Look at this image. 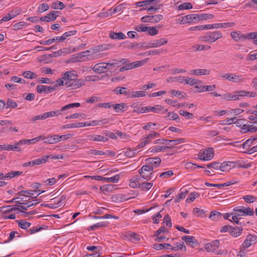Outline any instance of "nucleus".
<instances>
[{
	"mask_svg": "<svg viewBox=\"0 0 257 257\" xmlns=\"http://www.w3.org/2000/svg\"><path fill=\"white\" fill-rule=\"evenodd\" d=\"M22 75L24 77L27 79H32L33 78H36L37 77V75L31 71H24Z\"/></svg>",
	"mask_w": 257,
	"mask_h": 257,
	"instance_id": "nucleus-41",
	"label": "nucleus"
},
{
	"mask_svg": "<svg viewBox=\"0 0 257 257\" xmlns=\"http://www.w3.org/2000/svg\"><path fill=\"white\" fill-rule=\"evenodd\" d=\"M109 37L112 39H124L126 38V36L124 34L121 32L115 33L110 32L109 34Z\"/></svg>",
	"mask_w": 257,
	"mask_h": 257,
	"instance_id": "nucleus-27",
	"label": "nucleus"
},
{
	"mask_svg": "<svg viewBox=\"0 0 257 257\" xmlns=\"http://www.w3.org/2000/svg\"><path fill=\"white\" fill-rule=\"evenodd\" d=\"M182 239L185 241L187 244L192 247L197 246L199 244L198 240L195 239L193 236L185 235L182 237Z\"/></svg>",
	"mask_w": 257,
	"mask_h": 257,
	"instance_id": "nucleus-15",
	"label": "nucleus"
},
{
	"mask_svg": "<svg viewBox=\"0 0 257 257\" xmlns=\"http://www.w3.org/2000/svg\"><path fill=\"white\" fill-rule=\"evenodd\" d=\"M160 2V0H145L143 1H139L136 3L135 5L137 7H142L140 11L147 10L148 6L152 4H157Z\"/></svg>",
	"mask_w": 257,
	"mask_h": 257,
	"instance_id": "nucleus-10",
	"label": "nucleus"
},
{
	"mask_svg": "<svg viewBox=\"0 0 257 257\" xmlns=\"http://www.w3.org/2000/svg\"><path fill=\"white\" fill-rule=\"evenodd\" d=\"M192 5L190 3H184L178 6L179 10H189L192 9Z\"/></svg>",
	"mask_w": 257,
	"mask_h": 257,
	"instance_id": "nucleus-54",
	"label": "nucleus"
},
{
	"mask_svg": "<svg viewBox=\"0 0 257 257\" xmlns=\"http://www.w3.org/2000/svg\"><path fill=\"white\" fill-rule=\"evenodd\" d=\"M163 19V16L162 15H152L149 16L147 15L143 17L141 21L143 23H158Z\"/></svg>",
	"mask_w": 257,
	"mask_h": 257,
	"instance_id": "nucleus-8",
	"label": "nucleus"
},
{
	"mask_svg": "<svg viewBox=\"0 0 257 257\" xmlns=\"http://www.w3.org/2000/svg\"><path fill=\"white\" fill-rule=\"evenodd\" d=\"M197 17V14L187 15L178 19V23L180 24L197 23L198 22Z\"/></svg>",
	"mask_w": 257,
	"mask_h": 257,
	"instance_id": "nucleus-6",
	"label": "nucleus"
},
{
	"mask_svg": "<svg viewBox=\"0 0 257 257\" xmlns=\"http://www.w3.org/2000/svg\"><path fill=\"white\" fill-rule=\"evenodd\" d=\"M139 174L142 175L143 179L150 180L153 176V170L147 165H143L138 171Z\"/></svg>",
	"mask_w": 257,
	"mask_h": 257,
	"instance_id": "nucleus-5",
	"label": "nucleus"
},
{
	"mask_svg": "<svg viewBox=\"0 0 257 257\" xmlns=\"http://www.w3.org/2000/svg\"><path fill=\"white\" fill-rule=\"evenodd\" d=\"M1 151L3 150L7 151L14 150L17 152H21L22 151L21 148L16 146V145L15 146L11 145H1Z\"/></svg>",
	"mask_w": 257,
	"mask_h": 257,
	"instance_id": "nucleus-25",
	"label": "nucleus"
},
{
	"mask_svg": "<svg viewBox=\"0 0 257 257\" xmlns=\"http://www.w3.org/2000/svg\"><path fill=\"white\" fill-rule=\"evenodd\" d=\"M16 222L18 224L19 226L23 229H27L31 225L30 222L26 221L24 219L17 220Z\"/></svg>",
	"mask_w": 257,
	"mask_h": 257,
	"instance_id": "nucleus-32",
	"label": "nucleus"
},
{
	"mask_svg": "<svg viewBox=\"0 0 257 257\" xmlns=\"http://www.w3.org/2000/svg\"><path fill=\"white\" fill-rule=\"evenodd\" d=\"M205 211L198 208H195L193 209V213L196 214L197 216L203 217L205 216Z\"/></svg>",
	"mask_w": 257,
	"mask_h": 257,
	"instance_id": "nucleus-64",
	"label": "nucleus"
},
{
	"mask_svg": "<svg viewBox=\"0 0 257 257\" xmlns=\"http://www.w3.org/2000/svg\"><path fill=\"white\" fill-rule=\"evenodd\" d=\"M235 182L233 181H228L223 184H212L208 182H205V185L208 187H216L218 188L223 187H227L231 185L234 184Z\"/></svg>",
	"mask_w": 257,
	"mask_h": 257,
	"instance_id": "nucleus-20",
	"label": "nucleus"
},
{
	"mask_svg": "<svg viewBox=\"0 0 257 257\" xmlns=\"http://www.w3.org/2000/svg\"><path fill=\"white\" fill-rule=\"evenodd\" d=\"M23 174L22 171H12L6 174V177L8 179H12L16 176L21 175Z\"/></svg>",
	"mask_w": 257,
	"mask_h": 257,
	"instance_id": "nucleus-56",
	"label": "nucleus"
},
{
	"mask_svg": "<svg viewBox=\"0 0 257 257\" xmlns=\"http://www.w3.org/2000/svg\"><path fill=\"white\" fill-rule=\"evenodd\" d=\"M49 9V6L48 4L43 3L39 6L38 8V11L39 13H43L47 11Z\"/></svg>",
	"mask_w": 257,
	"mask_h": 257,
	"instance_id": "nucleus-58",
	"label": "nucleus"
},
{
	"mask_svg": "<svg viewBox=\"0 0 257 257\" xmlns=\"http://www.w3.org/2000/svg\"><path fill=\"white\" fill-rule=\"evenodd\" d=\"M179 113L185 117L187 119H192L194 116L193 113L186 111L184 110H180Z\"/></svg>",
	"mask_w": 257,
	"mask_h": 257,
	"instance_id": "nucleus-53",
	"label": "nucleus"
},
{
	"mask_svg": "<svg viewBox=\"0 0 257 257\" xmlns=\"http://www.w3.org/2000/svg\"><path fill=\"white\" fill-rule=\"evenodd\" d=\"M80 106V103H78V102L72 103H69L67 105H66L63 106L61 109L62 112L65 113L64 111L69 109H70V108H73L75 107H79Z\"/></svg>",
	"mask_w": 257,
	"mask_h": 257,
	"instance_id": "nucleus-43",
	"label": "nucleus"
},
{
	"mask_svg": "<svg viewBox=\"0 0 257 257\" xmlns=\"http://www.w3.org/2000/svg\"><path fill=\"white\" fill-rule=\"evenodd\" d=\"M17 106V103L11 98H8L6 102V108H16Z\"/></svg>",
	"mask_w": 257,
	"mask_h": 257,
	"instance_id": "nucleus-50",
	"label": "nucleus"
},
{
	"mask_svg": "<svg viewBox=\"0 0 257 257\" xmlns=\"http://www.w3.org/2000/svg\"><path fill=\"white\" fill-rule=\"evenodd\" d=\"M199 196V193L197 192H191L187 197L186 201L188 203L192 202L195 199Z\"/></svg>",
	"mask_w": 257,
	"mask_h": 257,
	"instance_id": "nucleus-52",
	"label": "nucleus"
},
{
	"mask_svg": "<svg viewBox=\"0 0 257 257\" xmlns=\"http://www.w3.org/2000/svg\"><path fill=\"white\" fill-rule=\"evenodd\" d=\"M222 37L223 35L220 31H215L206 33L205 35L200 37L199 40L206 43H212Z\"/></svg>",
	"mask_w": 257,
	"mask_h": 257,
	"instance_id": "nucleus-1",
	"label": "nucleus"
},
{
	"mask_svg": "<svg viewBox=\"0 0 257 257\" xmlns=\"http://www.w3.org/2000/svg\"><path fill=\"white\" fill-rule=\"evenodd\" d=\"M116 94L127 95L130 93V90L126 87H117L114 90Z\"/></svg>",
	"mask_w": 257,
	"mask_h": 257,
	"instance_id": "nucleus-35",
	"label": "nucleus"
},
{
	"mask_svg": "<svg viewBox=\"0 0 257 257\" xmlns=\"http://www.w3.org/2000/svg\"><path fill=\"white\" fill-rule=\"evenodd\" d=\"M188 77H184L182 76H179L178 77H175L173 78L175 81L181 83L186 84L187 79Z\"/></svg>",
	"mask_w": 257,
	"mask_h": 257,
	"instance_id": "nucleus-63",
	"label": "nucleus"
},
{
	"mask_svg": "<svg viewBox=\"0 0 257 257\" xmlns=\"http://www.w3.org/2000/svg\"><path fill=\"white\" fill-rule=\"evenodd\" d=\"M147 92L144 91H133L129 93V95L131 97H138L145 96Z\"/></svg>",
	"mask_w": 257,
	"mask_h": 257,
	"instance_id": "nucleus-38",
	"label": "nucleus"
},
{
	"mask_svg": "<svg viewBox=\"0 0 257 257\" xmlns=\"http://www.w3.org/2000/svg\"><path fill=\"white\" fill-rule=\"evenodd\" d=\"M126 105L125 103H121L114 105L112 104V107L116 112H123L124 111V108Z\"/></svg>",
	"mask_w": 257,
	"mask_h": 257,
	"instance_id": "nucleus-34",
	"label": "nucleus"
},
{
	"mask_svg": "<svg viewBox=\"0 0 257 257\" xmlns=\"http://www.w3.org/2000/svg\"><path fill=\"white\" fill-rule=\"evenodd\" d=\"M91 140L95 142H106L108 141V139L107 137H103L100 135H92L91 137Z\"/></svg>",
	"mask_w": 257,
	"mask_h": 257,
	"instance_id": "nucleus-37",
	"label": "nucleus"
},
{
	"mask_svg": "<svg viewBox=\"0 0 257 257\" xmlns=\"http://www.w3.org/2000/svg\"><path fill=\"white\" fill-rule=\"evenodd\" d=\"M111 199L112 201L114 202H120L128 199V198L126 197V196L122 194L113 195L111 196Z\"/></svg>",
	"mask_w": 257,
	"mask_h": 257,
	"instance_id": "nucleus-22",
	"label": "nucleus"
},
{
	"mask_svg": "<svg viewBox=\"0 0 257 257\" xmlns=\"http://www.w3.org/2000/svg\"><path fill=\"white\" fill-rule=\"evenodd\" d=\"M77 33L76 30H72L64 33L61 36H60L62 42L69 37L75 35Z\"/></svg>",
	"mask_w": 257,
	"mask_h": 257,
	"instance_id": "nucleus-36",
	"label": "nucleus"
},
{
	"mask_svg": "<svg viewBox=\"0 0 257 257\" xmlns=\"http://www.w3.org/2000/svg\"><path fill=\"white\" fill-rule=\"evenodd\" d=\"M165 117L166 119L176 120L177 122H179L180 121L178 114L174 112H168V115Z\"/></svg>",
	"mask_w": 257,
	"mask_h": 257,
	"instance_id": "nucleus-29",
	"label": "nucleus"
},
{
	"mask_svg": "<svg viewBox=\"0 0 257 257\" xmlns=\"http://www.w3.org/2000/svg\"><path fill=\"white\" fill-rule=\"evenodd\" d=\"M161 111L165 112H167L168 110L167 109H165L162 106L158 104L153 106H147L141 107V108H138L137 109H133L132 112L138 113L148 112L149 111H152L155 113H159Z\"/></svg>",
	"mask_w": 257,
	"mask_h": 257,
	"instance_id": "nucleus-2",
	"label": "nucleus"
},
{
	"mask_svg": "<svg viewBox=\"0 0 257 257\" xmlns=\"http://www.w3.org/2000/svg\"><path fill=\"white\" fill-rule=\"evenodd\" d=\"M191 74L195 75H206L209 74V71L207 69L192 70Z\"/></svg>",
	"mask_w": 257,
	"mask_h": 257,
	"instance_id": "nucleus-30",
	"label": "nucleus"
},
{
	"mask_svg": "<svg viewBox=\"0 0 257 257\" xmlns=\"http://www.w3.org/2000/svg\"><path fill=\"white\" fill-rule=\"evenodd\" d=\"M250 92L246 90H240L234 92V94L231 95V100H236L241 99V97L247 96Z\"/></svg>",
	"mask_w": 257,
	"mask_h": 257,
	"instance_id": "nucleus-17",
	"label": "nucleus"
},
{
	"mask_svg": "<svg viewBox=\"0 0 257 257\" xmlns=\"http://www.w3.org/2000/svg\"><path fill=\"white\" fill-rule=\"evenodd\" d=\"M107 69L105 66V62L99 63L95 64L92 68L93 70L98 73L104 72V70Z\"/></svg>",
	"mask_w": 257,
	"mask_h": 257,
	"instance_id": "nucleus-21",
	"label": "nucleus"
},
{
	"mask_svg": "<svg viewBox=\"0 0 257 257\" xmlns=\"http://www.w3.org/2000/svg\"><path fill=\"white\" fill-rule=\"evenodd\" d=\"M45 115L46 116V118L49 117H53L54 116H58L60 115H63L65 114V113H63L61 109L56 110L54 111H49L44 113Z\"/></svg>",
	"mask_w": 257,
	"mask_h": 257,
	"instance_id": "nucleus-28",
	"label": "nucleus"
},
{
	"mask_svg": "<svg viewBox=\"0 0 257 257\" xmlns=\"http://www.w3.org/2000/svg\"><path fill=\"white\" fill-rule=\"evenodd\" d=\"M44 143L53 144L57 143V140L55 135L50 136L46 138L45 140L44 141Z\"/></svg>",
	"mask_w": 257,
	"mask_h": 257,
	"instance_id": "nucleus-51",
	"label": "nucleus"
},
{
	"mask_svg": "<svg viewBox=\"0 0 257 257\" xmlns=\"http://www.w3.org/2000/svg\"><path fill=\"white\" fill-rule=\"evenodd\" d=\"M220 241L218 239L212 241L207 243L205 245V249L207 252H215L216 248H218L219 246Z\"/></svg>",
	"mask_w": 257,
	"mask_h": 257,
	"instance_id": "nucleus-11",
	"label": "nucleus"
},
{
	"mask_svg": "<svg viewBox=\"0 0 257 257\" xmlns=\"http://www.w3.org/2000/svg\"><path fill=\"white\" fill-rule=\"evenodd\" d=\"M185 139L181 138L177 140H165V139H158L154 141V144H165L166 145H169L170 146H168V147H170L169 148V149L174 148L176 145H177L181 143L185 142Z\"/></svg>",
	"mask_w": 257,
	"mask_h": 257,
	"instance_id": "nucleus-3",
	"label": "nucleus"
},
{
	"mask_svg": "<svg viewBox=\"0 0 257 257\" xmlns=\"http://www.w3.org/2000/svg\"><path fill=\"white\" fill-rule=\"evenodd\" d=\"M202 83V81H201L200 80H197V79H195L192 78H189L188 77L187 79L186 84H189L191 86H193L195 84L199 85V84H201Z\"/></svg>",
	"mask_w": 257,
	"mask_h": 257,
	"instance_id": "nucleus-45",
	"label": "nucleus"
},
{
	"mask_svg": "<svg viewBox=\"0 0 257 257\" xmlns=\"http://www.w3.org/2000/svg\"><path fill=\"white\" fill-rule=\"evenodd\" d=\"M57 46L56 45L52 46L50 47H45L43 46H36L34 48L35 50H37L38 51H47L51 50L57 49Z\"/></svg>",
	"mask_w": 257,
	"mask_h": 257,
	"instance_id": "nucleus-49",
	"label": "nucleus"
},
{
	"mask_svg": "<svg viewBox=\"0 0 257 257\" xmlns=\"http://www.w3.org/2000/svg\"><path fill=\"white\" fill-rule=\"evenodd\" d=\"M214 152L213 148H208L203 152L200 151L198 155V158L203 161L211 160L214 157Z\"/></svg>",
	"mask_w": 257,
	"mask_h": 257,
	"instance_id": "nucleus-4",
	"label": "nucleus"
},
{
	"mask_svg": "<svg viewBox=\"0 0 257 257\" xmlns=\"http://www.w3.org/2000/svg\"><path fill=\"white\" fill-rule=\"evenodd\" d=\"M110 47H112V46L110 44L98 45L92 48V53H95L104 50H107L109 49Z\"/></svg>",
	"mask_w": 257,
	"mask_h": 257,
	"instance_id": "nucleus-24",
	"label": "nucleus"
},
{
	"mask_svg": "<svg viewBox=\"0 0 257 257\" xmlns=\"http://www.w3.org/2000/svg\"><path fill=\"white\" fill-rule=\"evenodd\" d=\"M257 242V236L252 234H248L246 236L241 246L244 249L248 248L253 244Z\"/></svg>",
	"mask_w": 257,
	"mask_h": 257,
	"instance_id": "nucleus-9",
	"label": "nucleus"
},
{
	"mask_svg": "<svg viewBox=\"0 0 257 257\" xmlns=\"http://www.w3.org/2000/svg\"><path fill=\"white\" fill-rule=\"evenodd\" d=\"M188 193V191L185 190L184 192L182 191L176 197L175 199V203H179L181 199L184 198L186 197V194Z\"/></svg>",
	"mask_w": 257,
	"mask_h": 257,
	"instance_id": "nucleus-59",
	"label": "nucleus"
},
{
	"mask_svg": "<svg viewBox=\"0 0 257 257\" xmlns=\"http://www.w3.org/2000/svg\"><path fill=\"white\" fill-rule=\"evenodd\" d=\"M198 14V20H209L211 19L214 17L213 15L211 14Z\"/></svg>",
	"mask_w": 257,
	"mask_h": 257,
	"instance_id": "nucleus-40",
	"label": "nucleus"
},
{
	"mask_svg": "<svg viewBox=\"0 0 257 257\" xmlns=\"http://www.w3.org/2000/svg\"><path fill=\"white\" fill-rule=\"evenodd\" d=\"M52 7L53 9L55 10H62L65 8V5L62 2L56 1L52 3Z\"/></svg>",
	"mask_w": 257,
	"mask_h": 257,
	"instance_id": "nucleus-47",
	"label": "nucleus"
},
{
	"mask_svg": "<svg viewBox=\"0 0 257 257\" xmlns=\"http://www.w3.org/2000/svg\"><path fill=\"white\" fill-rule=\"evenodd\" d=\"M52 58L50 54H44L39 58V62H44L45 63H48L52 62Z\"/></svg>",
	"mask_w": 257,
	"mask_h": 257,
	"instance_id": "nucleus-39",
	"label": "nucleus"
},
{
	"mask_svg": "<svg viewBox=\"0 0 257 257\" xmlns=\"http://www.w3.org/2000/svg\"><path fill=\"white\" fill-rule=\"evenodd\" d=\"M237 163L233 161L224 162L220 164V170L223 172L226 171L228 167L234 168Z\"/></svg>",
	"mask_w": 257,
	"mask_h": 257,
	"instance_id": "nucleus-19",
	"label": "nucleus"
},
{
	"mask_svg": "<svg viewBox=\"0 0 257 257\" xmlns=\"http://www.w3.org/2000/svg\"><path fill=\"white\" fill-rule=\"evenodd\" d=\"M243 198L247 203H252L256 200L257 197L252 195H245Z\"/></svg>",
	"mask_w": 257,
	"mask_h": 257,
	"instance_id": "nucleus-60",
	"label": "nucleus"
},
{
	"mask_svg": "<svg viewBox=\"0 0 257 257\" xmlns=\"http://www.w3.org/2000/svg\"><path fill=\"white\" fill-rule=\"evenodd\" d=\"M240 215H242V214H240L239 213H235V215H233L231 217L232 221H233L235 223L240 225H244V222H240L239 220L240 218H238V216Z\"/></svg>",
	"mask_w": 257,
	"mask_h": 257,
	"instance_id": "nucleus-44",
	"label": "nucleus"
},
{
	"mask_svg": "<svg viewBox=\"0 0 257 257\" xmlns=\"http://www.w3.org/2000/svg\"><path fill=\"white\" fill-rule=\"evenodd\" d=\"M222 77L227 80H229V81H232L233 82H235V83H238L240 81H243L244 80V79H243V78L241 79L240 76H239L238 75H236L234 74V73L225 74V75L222 76Z\"/></svg>",
	"mask_w": 257,
	"mask_h": 257,
	"instance_id": "nucleus-13",
	"label": "nucleus"
},
{
	"mask_svg": "<svg viewBox=\"0 0 257 257\" xmlns=\"http://www.w3.org/2000/svg\"><path fill=\"white\" fill-rule=\"evenodd\" d=\"M50 156H43L41 158L32 161V166L39 165L47 162Z\"/></svg>",
	"mask_w": 257,
	"mask_h": 257,
	"instance_id": "nucleus-23",
	"label": "nucleus"
},
{
	"mask_svg": "<svg viewBox=\"0 0 257 257\" xmlns=\"http://www.w3.org/2000/svg\"><path fill=\"white\" fill-rule=\"evenodd\" d=\"M222 214L217 211H212L210 213L209 218L212 220H217L221 217Z\"/></svg>",
	"mask_w": 257,
	"mask_h": 257,
	"instance_id": "nucleus-46",
	"label": "nucleus"
},
{
	"mask_svg": "<svg viewBox=\"0 0 257 257\" xmlns=\"http://www.w3.org/2000/svg\"><path fill=\"white\" fill-rule=\"evenodd\" d=\"M119 178H120L119 175L117 174V175H116L111 177H108V178L104 177L103 181H104L105 182H108L115 183L118 182V181L119 179Z\"/></svg>",
	"mask_w": 257,
	"mask_h": 257,
	"instance_id": "nucleus-42",
	"label": "nucleus"
},
{
	"mask_svg": "<svg viewBox=\"0 0 257 257\" xmlns=\"http://www.w3.org/2000/svg\"><path fill=\"white\" fill-rule=\"evenodd\" d=\"M174 173L172 171L170 170L167 172H163L160 174V177L162 178H168L173 176Z\"/></svg>",
	"mask_w": 257,
	"mask_h": 257,
	"instance_id": "nucleus-62",
	"label": "nucleus"
},
{
	"mask_svg": "<svg viewBox=\"0 0 257 257\" xmlns=\"http://www.w3.org/2000/svg\"><path fill=\"white\" fill-rule=\"evenodd\" d=\"M78 75L74 70H70L66 72L63 75L62 79H64L65 82L71 81L74 79L77 78Z\"/></svg>",
	"mask_w": 257,
	"mask_h": 257,
	"instance_id": "nucleus-12",
	"label": "nucleus"
},
{
	"mask_svg": "<svg viewBox=\"0 0 257 257\" xmlns=\"http://www.w3.org/2000/svg\"><path fill=\"white\" fill-rule=\"evenodd\" d=\"M170 92L174 95L178 97V98H184L185 97L186 93L182 91H177L175 90H172Z\"/></svg>",
	"mask_w": 257,
	"mask_h": 257,
	"instance_id": "nucleus-55",
	"label": "nucleus"
},
{
	"mask_svg": "<svg viewBox=\"0 0 257 257\" xmlns=\"http://www.w3.org/2000/svg\"><path fill=\"white\" fill-rule=\"evenodd\" d=\"M26 25V22L24 21L20 22L19 23L15 24L13 27V30L15 31H17L18 30H19L20 29H22Z\"/></svg>",
	"mask_w": 257,
	"mask_h": 257,
	"instance_id": "nucleus-61",
	"label": "nucleus"
},
{
	"mask_svg": "<svg viewBox=\"0 0 257 257\" xmlns=\"http://www.w3.org/2000/svg\"><path fill=\"white\" fill-rule=\"evenodd\" d=\"M145 162L146 165L154 170L155 168L159 166L161 163V159L159 157H152L146 159Z\"/></svg>",
	"mask_w": 257,
	"mask_h": 257,
	"instance_id": "nucleus-7",
	"label": "nucleus"
},
{
	"mask_svg": "<svg viewBox=\"0 0 257 257\" xmlns=\"http://www.w3.org/2000/svg\"><path fill=\"white\" fill-rule=\"evenodd\" d=\"M72 137V135L70 134H68L65 135H55V137L56 138L57 140V142H59L61 141H64L69 139Z\"/></svg>",
	"mask_w": 257,
	"mask_h": 257,
	"instance_id": "nucleus-57",
	"label": "nucleus"
},
{
	"mask_svg": "<svg viewBox=\"0 0 257 257\" xmlns=\"http://www.w3.org/2000/svg\"><path fill=\"white\" fill-rule=\"evenodd\" d=\"M170 147H168V146H156L153 147L150 149V152L151 153H156L159 152H164L167 149H169Z\"/></svg>",
	"mask_w": 257,
	"mask_h": 257,
	"instance_id": "nucleus-33",
	"label": "nucleus"
},
{
	"mask_svg": "<svg viewBox=\"0 0 257 257\" xmlns=\"http://www.w3.org/2000/svg\"><path fill=\"white\" fill-rule=\"evenodd\" d=\"M39 44L44 45H50L54 42H62L60 36L54 37L53 38L49 39L48 40H41L38 42Z\"/></svg>",
	"mask_w": 257,
	"mask_h": 257,
	"instance_id": "nucleus-18",
	"label": "nucleus"
},
{
	"mask_svg": "<svg viewBox=\"0 0 257 257\" xmlns=\"http://www.w3.org/2000/svg\"><path fill=\"white\" fill-rule=\"evenodd\" d=\"M56 13H59V12L52 11L50 12L47 16L41 17L40 18V20L46 22L54 21L58 16V15H56Z\"/></svg>",
	"mask_w": 257,
	"mask_h": 257,
	"instance_id": "nucleus-14",
	"label": "nucleus"
},
{
	"mask_svg": "<svg viewBox=\"0 0 257 257\" xmlns=\"http://www.w3.org/2000/svg\"><path fill=\"white\" fill-rule=\"evenodd\" d=\"M171 249L175 251H177L179 249L186 251V247L184 245V242H177L175 244V246L174 247H172L171 248Z\"/></svg>",
	"mask_w": 257,
	"mask_h": 257,
	"instance_id": "nucleus-31",
	"label": "nucleus"
},
{
	"mask_svg": "<svg viewBox=\"0 0 257 257\" xmlns=\"http://www.w3.org/2000/svg\"><path fill=\"white\" fill-rule=\"evenodd\" d=\"M243 228L238 226L232 227L230 229V235L233 237H237L239 236L242 232Z\"/></svg>",
	"mask_w": 257,
	"mask_h": 257,
	"instance_id": "nucleus-26",
	"label": "nucleus"
},
{
	"mask_svg": "<svg viewBox=\"0 0 257 257\" xmlns=\"http://www.w3.org/2000/svg\"><path fill=\"white\" fill-rule=\"evenodd\" d=\"M153 184L151 182H145L141 183L140 187L142 190L144 191H147L150 189L151 187L153 186Z\"/></svg>",
	"mask_w": 257,
	"mask_h": 257,
	"instance_id": "nucleus-48",
	"label": "nucleus"
},
{
	"mask_svg": "<svg viewBox=\"0 0 257 257\" xmlns=\"http://www.w3.org/2000/svg\"><path fill=\"white\" fill-rule=\"evenodd\" d=\"M234 210L239 213H242L246 215H253L254 212L252 209L249 207H244V206H238L235 207Z\"/></svg>",
	"mask_w": 257,
	"mask_h": 257,
	"instance_id": "nucleus-16",
	"label": "nucleus"
}]
</instances>
